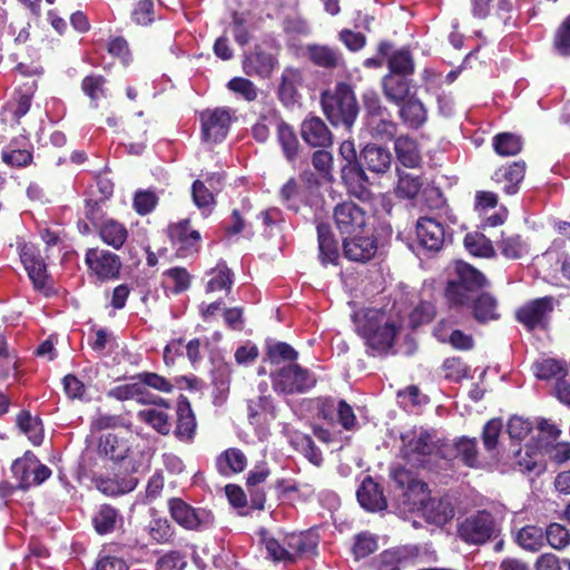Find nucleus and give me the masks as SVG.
I'll list each match as a JSON object with an SVG mask.
<instances>
[{
    "label": "nucleus",
    "instance_id": "f257e3e1",
    "mask_svg": "<svg viewBox=\"0 0 570 570\" xmlns=\"http://www.w3.org/2000/svg\"><path fill=\"white\" fill-rule=\"evenodd\" d=\"M356 333L364 340L372 355H386L394 346L400 326L382 308H367L355 318Z\"/></svg>",
    "mask_w": 570,
    "mask_h": 570
},
{
    "label": "nucleus",
    "instance_id": "f03ea898",
    "mask_svg": "<svg viewBox=\"0 0 570 570\" xmlns=\"http://www.w3.org/2000/svg\"><path fill=\"white\" fill-rule=\"evenodd\" d=\"M324 115L334 127L343 126L351 130L360 111L353 87L344 81L335 85L333 90L321 94Z\"/></svg>",
    "mask_w": 570,
    "mask_h": 570
},
{
    "label": "nucleus",
    "instance_id": "7ed1b4c3",
    "mask_svg": "<svg viewBox=\"0 0 570 570\" xmlns=\"http://www.w3.org/2000/svg\"><path fill=\"white\" fill-rule=\"evenodd\" d=\"M259 535L268 557L276 562L294 563L298 559L316 553L317 540L308 532L287 533L278 540L262 529Z\"/></svg>",
    "mask_w": 570,
    "mask_h": 570
},
{
    "label": "nucleus",
    "instance_id": "20e7f679",
    "mask_svg": "<svg viewBox=\"0 0 570 570\" xmlns=\"http://www.w3.org/2000/svg\"><path fill=\"white\" fill-rule=\"evenodd\" d=\"M402 458L416 468H425L432 458L449 460L448 443L435 431L421 429L419 433L402 436Z\"/></svg>",
    "mask_w": 570,
    "mask_h": 570
},
{
    "label": "nucleus",
    "instance_id": "39448f33",
    "mask_svg": "<svg viewBox=\"0 0 570 570\" xmlns=\"http://www.w3.org/2000/svg\"><path fill=\"white\" fill-rule=\"evenodd\" d=\"M271 381L273 390L285 395L304 394L317 382L314 373L297 363H289L277 368L271 373Z\"/></svg>",
    "mask_w": 570,
    "mask_h": 570
},
{
    "label": "nucleus",
    "instance_id": "423d86ee",
    "mask_svg": "<svg viewBox=\"0 0 570 570\" xmlns=\"http://www.w3.org/2000/svg\"><path fill=\"white\" fill-rule=\"evenodd\" d=\"M167 505L171 519L187 531L203 532L215 523V515L210 510L195 508L181 498H170Z\"/></svg>",
    "mask_w": 570,
    "mask_h": 570
},
{
    "label": "nucleus",
    "instance_id": "0eeeda50",
    "mask_svg": "<svg viewBox=\"0 0 570 570\" xmlns=\"http://www.w3.org/2000/svg\"><path fill=\"white\" fill-rule=\"evenodd\" d=\"M85 264L89 277L100 283L110 282L120 277L121 259L116 253L100 247H90L85 254Z\"/></svg>",
    "mask_w": 570,
    "mask_h": 570
},
{
    "label": "nucleus",
    "instance_id": "6e6552de",
    "mask_svg": "<svg viewBox=\"0 0 570 570\" xmlns=\"http://www.w3.org/2000/svg\"><path fill=\"white\" fill-rule=\"evenodd\" d=\"M495 520L487 510H479L458 524V537L466 544L480 546L488 542L494 533Z\"/></svg>",
    "mask_w": 570,
    "mask_h": 570
},
{
    "label": "nucleus",
    "instance_id": "1a4fd4ad",
    "mask_svg": "<svg viewBox=\"0 0 570 570\" xmlns=\"http://www.w3.org/2000/svg\"><path fill=\"white\" fill-rule=\"evenodd\" d=\"M20 259L23 264L35 291L49 297L53 294L51 278L40 249L33 244H23L20 248Z\"/></svg>",
    "mask_w": 570,
    "mask_h": 570
},
{
    "label": "nucleus",
    "instance_id": "9d476101",
    "mask_svg": "<svg viewBox=\"0 0 570 570\" xmlns=\"http://www.w3.org/2000/svg\"><path fill=\"white\" fill-rule=\"evenodd\" d=\"M553 307L554 299L552 296L534 298L517 309L515 318L528 331L535 328L546 330L549 325V315Z\"/></svg>",
    "mask_w": 570,
    "mask_h": 570
},
{
    "label": "nucleus",
    "instance_id": "9b49d317",
    "mask_svg": "<svg viewBox=\"0 0 570 570\" xmlns=\"http://www.w3.org/2000/svg\"><path fill=\"white\" fill-rule=\"evenodd\" d=\"M377 249L379 239L373 234L353 233L342 240L343 256L350 262L365 264L375 257Z\"/></svg>",
    "mask_w": 570,
    "mask_h": 570
},
{
    "label": "nucleus",
    "instance_id": "f8f14e48",
    "mask_svg": "<svg viewBox=\"0 0 570 570\" xmlns=\"http://www.w3.org/2000/svg\"><path fill=\"white\" fill-rule=\"evenodd\" d=\"M202 138L209 142H222L228 135L232 111L226 107L206 109L200 112Z\"/></svg>",
    "mask_w": 570,
    "mask_h": 570
},
{
    "label": "nucleus",
    "instance_id": "ddd939ff",
    "mask_svg": "<svg viewBox=\"0 0 570 570\" xmlns=\"http://www.w3.org/2000/svg\"><path fill=\"white\" fill-rule=\"evenodd\" d=\"M168 236L180 258L197 254L200 249L202 236L194 229L189 219H183L168 226Z\"/></svg>",
    "mask_w": 570,
    "mask_h": 570
},
{
    "label": "nucleus",
    "instance_id": "4468645a",
    "mask_svg": "<svg viewBox=\"0 0 570 570\" xmlns=\"http://www.w3.org/2000/svg\"><path fill=\"white\" fill-rule=\"evenodd\" d=\"M333 218L340 234L344 237L363 232L367 223V213L353 202H342L333 209Z\"/></svg>",
    "mask_w": 570,
    "mask_h": 570
},
{
    "label": "nucleus",
    "instance_id": "2eb2a0df",
    "mask_svg": "<svg viewBox=\"0 0 570 570\" xmlns=\"http://www.w3.org/2000/svg\"><path fill=\"white\" fill-rule=\"evenodd\" d=\"M341 179L350 196L366 202L372 198L371 183L361 163L344 164Z\"/></svg>",
    "mask_w": 570,
    "mask_h": 570
},
{
    "label": "nucleus",
    "instance_id": "dca6fc26",
    "mask_svg": "<svg viewBox=\"0 0 570 570\" xmlns=\"http://www.w3.org/2000/svg\"><path fill=\"white\" fill-rule=\"evenodd\" d=\"M511 13L512 2L510 0H472L473 17L485 20L492 26L508 24Z\"/></svg>",
    "mask_w": 570,
    "mask_h": 570
},
{
    "label": "nucleus",
    "instance_id": "f3484780",
    "mask_svg": "<svg viewBox=\"0 0 570 570\" xmlns=\"http://www.w3.org/2000/svg\"><path fill=\"white\" fill-rule=\"evenodd\" d=\"M197 433V420L187 396L179 395L176 404L174 436L183 443H191Z\"/></svg>",
    "mask_w": 570,
    "mask_h": 570
},
{
    "label": "nucleus",
    "instance_id": "a211bd4d",
    "mask_svg": "<svg viewBox=\"0 0 570 570\" xmlns=\"http://www.w3.org/2000/svg\"><path fill=\"white\" fill-rule=\"evenodd\" d=\"M277 65V58L256 45L253 50L244 55L243 71L249 77L267 79Z\"/></svg>",
    "mask_w": 570,
    "mask_h": 570
},
{
    "label": "nucleus",
    "instance_id": "6ab92c4d",
    "mask_svg": "<svg viewBox=\"0 0 570 570\" xmlns=\"http://www.w3.org/2000/svg\"><path fill=\"white\" fill-rule=\"evenodd\" d=\"M301 136L312 148H328L333 145V134L318 116L305 117L301 124Z\"/></svg>",
    "mask_w": 570,
    "mask_h": 570
},
{
    "label": "nucleus",
    "instance_id": "aec40b11",
    "mask_svg": "<svg viewBox=\"0 0 570 570\" xmlns=\"http://www.w3.org/2000/svg\"><path fill=\"white\" fill-rule=\"evenodd\" d=\"M416 238L422 248L439 252L444 244V226L435 218L420 217L416 222Z\"/></svg>",
    "mask_w": 570,
    "mask_h": 570
},
{
    "label": "nucleus",
    "instance_id": "412c9836",
    "mask_svg": "<svg viewBox=\"0 0 570 570\" xmlns=\"http://www.w3.org/2000/svg\"><path fill=\"white\" fill-rule=\"evenodd\" d=\"M131 440L130 434L107 433L99 439L98 452L112 462L125 461L131 453Z\"/></svg>",
    "mask_w": 570,
    "mask_h": 570
},
{
    "label": "nucleus",
    "instance_id": "4be33fe9",
    "mask_svg": "<svg viewBox=\"0 0 570 570\" xmlns=\"http://www.w3.org/2000/svg\"><path fill=\"white\" fill-rule=\"evenodd\" d=\"M464 311H469L473 320L479 324H488L500 318L497 297L484 289L475 295L465 306Z\"/></svg>",
    "mask_w": 570,
    "mask_h": 570
},
{
    "label": "nucleus",
    "instance_id": "5701e85b",
    "mask_svg": "<svg viewBox=\"0 0 570 570\" xmlns=\"http://www.w3.org/2000/svg\"><path fill=\"white\" fill-rule=\"evenodd\" d=\"M303 71L298 68L286 67L281 76L277 97L285 107H293L301 99L299 87L303 86Z\"/></svg>",
    "mask_w": 570,
    "mask_h": 570
},
{
    "label": "nucleus",
    "instance_id": "b1692460",
    "mask_svg": "<svg viewBox=\"0 0 570 570\" xmlns=\"http://www.w3.org/2000/svg\"><path fill=\"white\" fill-rule=\"evenodd\" d=\"M394 105L399 107L397 116L401 122L409 129L417 130L426 124L428 108L415 92L403 102Z\"/></svg>",
    "mask_w": 570,
    "mask_h": 570
},
{
    "label": "nucleus",
    "instance_id": "393cba45",
    "mask_svg": "<svg viewBox=\"0 0 570 570\" xmlns=\"http://www.w3.org/2000/svg\"><path fill=\"white\" fill-rule=\"evenodd\" d=\"M357 501L362 508L370 512L383 511L387 508V501L383 488L367 475L356 491Z\"/></svg>",
    "mask_w": 570,
    "mask_h": 570
},
{
    "label": "nucleus",
    "instance_id": "a878e982",
    "mask_svg": "<svg viewBox=\"0 0 570 570\" xmlns=\"http://www.w3.org/2000/svg\"><path fill=\"white\" fill-rule=\"evenodd\" d=\"M446 282H453L462 286H469L475 291H482L490 286L487 276L473 265L464 261H455L453 273Z\"/></svg>",
    "mask_w": 570,
    "mask_h": 570
},
{
    "label": "nucleus",
    "instance_id": "bb28decb",
    "mask_svg": "<svg viewBox=\"0 0 570 570\" xmlns=\"http://www.w3.org/2000/svg\"><path fill=\"white\" fill-rule=\"evenodd\" d=\"M525 168L523 160L513 161L498 168L491 178L495 184L503 185L502 189L507 195H514L524 179Z\"/></svg>",
    "mask_w": 570,
    "mask_h": 570
},
{
    "label": "nucleus",
    "instance_id": "cd10ccee",
    "mask_svg": "<svg viewBox=\"0 0 570 570\" xmlns=\"http://www.w3.org/2000/svg\"><path fill=\"white\" fill-rule=\"evenodd\" d=\"M318 243V259L323 266L337 265L340 261L338 242L327 223H320L316 227Z\"/></svg>",
    "mask_w": 570,
    "mask_h": 570
},
{
    "label": "nucleus",
    "instance_id": "c85d7f7f",
    "mask_svg": "<svg viewBox=\"0 0 570 570\" xmlns=\"http://www.w3.org/2000/svg\"><path fill=\"white\" fill-rule=\"evenodd\" d=\"M414 88L412 76L385 75L382 78L383 95L393 105L411 97Z\"/></svg>",
    "mask_w": 570,
    "mask_h": 570
},
{
    "label": "nucleus",
    "instance_id": "c756f323",
    "mask_svg": "<svg viewBox=\"0 0 570 570\" xmlns=\"http://www.w3.org/2000/svg\"><path fill=\"white\" fill-rule=\"evenodd\" d=\"M360 160L363 167L377 175L387 173L392 166L391 151L375 144H367L361 150Z\"/></svg>",
    "mask_w": 570,
    "mask_h": 570
},
{
    "label": "nucleus",
    "instance_id": "7c9ffc66",
    "mask_svg": "<svg viewBox=\"0 0 570 570\" xmlns=\"http://www.w3.org/2000/svg\"><path fill=\"white\" fill-rule=\"evenodd\" d=\"M276 139L284 158L295 164L302 153V146L294 128L283 119L277 124Z\"/></svg>",
    "mask_w": 570,
    "mask_h": 570
},
{
    "label": "nucleus",
    "instance_id": "2f4dec72",
    "mask_svg": "<svg viewBox=\"0 0 570 570\" xmlns=\"http://www.w3.org/2000/svg\"><path fill=\"white\" fill-rule=\"evenodd\" d=\"M95 230L101 242L115 250H119L128 238V229L126 226L114 218H107L102 224H99Z\"/></svg>",
    "mask_w": 570,
    "mask_h": 570
},
{
    "label": "nucleus",
    "instance_id": "473e14b6",
    "mask_svg": "<svg viewBox=\"0 0 570 570\" xmlns=\"http://www.w3.org/2000/svg\"><path fill=\"white\" fill-rule=\"evenodd\" d=\"M422 510L426 520L436 525L448 523L454 517V507L448 498H429Z\"/></svg>",
    "mask_w": 570,
    "mask_h": 570
},
{
    "label": "nucleus",
    "instance_id": "72a5a7b5",
    "mask_svg": "<svg viewBox=\"0 0 570 570\" xmlns=\"http://www.w3.org/2000/svg\"><path fill=\"white\" fill-rule=\"evenodd\" d=\"M247 466V456L237 448H228L216 459V468L220 475L229 476L243 472Z\"/></svg>",
    "mask_w": 570,
    "mask_h": 570
},
{
    "label": "nucleus",
    "instance_id": "f704fd0d",
    "mask_svg": "<svg viewBox=\"0 0 570 570\" xmlns=\"http://www.w3.org/2000/svg\"><path fill=\"white\" fill-rule=\"evenodd\" d=\"M108 80L105 76L91 72L81 80V91L89 99L90 108L97 109L99 101L108 97Z\"/></svg>",
    "mask_w": 570,
    "mask_h": 570
},
{
    "label": "nucleus",
    "instance_id": "c9c22d12",
    "mask_svg": "<svg viewBox=\"0 0 570 570\" xmlns=\"http://www.w3.org/2000/svg\"><path fill=\"white\" fill-rule=\"evenodd\" d=\"M247 417L250 424L259 425L276 417L274 402L271 395H261L247 402Z\"/></svg>",
    "mask_w": 570,
    "mask_h": 570
},
{
    "label": "nucleus",
    "instance_id": "e433bc0d",
    "mask_svg": "<svg viewBox=\"0 0 570 570\" xmlns=\"http://www.w3.org/2000/svg\"><path fill=\"white\" fill-rule=\"evenodd\" d=\"M480 291L462 286L453 282H446L443 291L444 299L451 309L464 311L465 306L479 294Z\"/></svg>",
    "mask_w": 570,
    "mask_h": 570
},
{
    "label": "nucleus",
    "instance_id": "4c0bfd02",
    "mask_svg": "<svg viewBox=\"0 0 570 570\" xmlns=\"http://www.w3.org/2000/svg\"><path fill=\"white\" fill-rule=\"evenodd\" d=\"M394 150L400 163L409 168H415L421 163V154L417 142L407 135L395 138Z\"/></svg>",
    "mask_w": 570,
    "mask_h": 570
},
{
    "label": "nucleus",
    "instance_id": "58836bf2",
    "mask_svg": "<svg viewBox=\"0 0 570 570\" xmlns=\"http://www.w3.org/2000/svg\"><path fill=\"white\" fill-rule=\"evenodd\" d=\"M386 65L389 69L386 75L413 76L415 72L414 58L407 47L389 53Z\"/></svg>",
    "mask_w": 570,
    "mask_h": 570
},
{
    "label": "nucleus",
    "instance_id": "ea45409f",
    "mask_svg": "<svg viewBox=\"0 0 570 570\" xmlns=\"http://www.w3.org/2000/svg\"><path fill=\"white\" fill-rule=\"evenodd\" d=\"M121 521L119 510L110 504H101L92 518L94 528L100 535L115 531Z\"/></svg>",
    "mask_w": 570,
    "mask_h": 570
},
{
    "label": "nucleus",
    "instance_id": "a19ab883",
    "mask_svg": "<svg viewBox=\"0 0 570 570\" xmlns=\"http://www.w3.org/2000/svg\"><path fill=\"white\" fill-rule=\"evenodd\" d=\"M463 245L475 257L494 258L497 255L491 239L480 232L466 233L463 238Z\"/></svg>",
    "mask_w": 570,
    "mask_h": 570
},
{
    "label": "nucleus",
    "instance_id": "79ce46f5",
    "mask_svg": "<svg viewBox=\"0 0 570 570\" xmlns=\"http://www.w3.org/2000/svg\"><path fill=\"white\" fill-rule=\"evenodd\" d=\"M38 458L32 451H26L21 458L16 459L11 464V473L18 480L20 490H27L31 485L30 475Z\"/></svg>",
    "mask_w": 570,
    "mask_h": 570
},
{
    "label": "nucleus",
    "instance_id": "37998d69",
    "mask_svg": "<svg viewBox=\"0 0 570 570\" xmlns=\"http://www.w3.org/2000/svg\"><path fill=\"white\" fill-rule=\"evenodd\" d=\"M307 55L315 66L325 69L337 68L342 60L340 51L327 46L311 45L307 47Z\"/></svg>",
    "mask_w": 570,
    "mask_h": 570
},
{
    "label": "nucleus",
    "instance_id": "c03bdc74",
    "mask_svg": "<svg viewBox=\"0 0 570 570\" xmlns=\"http://www.w3.org/2000/svg\"><path fill=\"white\" fill-rule=\"evenodd\" d=\"M16 424L28 436L33 445H40L43 440L42 424L39 417H33L28 410L17 414Z\"/></svg>",
    "mask_w": 570,
    "mask_h": 570
},
{
    "label": "nucleus",
    "instance_id": "a18cd8bd",
    "mask_svg": "<svg viewBox=\"0 0 570 570\" xmlns=\"http://www.w3.org/2000/svg\"><path fill=\"white\" fill-rule=\"evenodd\" d=\"M492 146L500 156H515L522 149L523 141L521 136L512 132H500L493 137Z\"/></svg>",
    "mask_w": 570,
    "mask_h": 570
},
{
    "label": "nucleus",
    "instance_id": "49530a36",
    "mask_svg": "<svg viewBox=\"0 0 570 570\" xmlns=\"http://www.w3.org/2000/svg\"><path fill=\"white\" fill-rule=\"evenodd\" d=\"M454 456L469 468H475L478 464V442L475 438H459L453 445Z\"/></svg>",
    "mask_w": 570,
    "mask_h": 570
},
{
    "label": "nucleus",
    "instance_id": "de8ad7c7",
    "mask_svg": "<svg viewBox=\"0 0 570 570\" xmlns=\"http://www.w3.org/2000/svg\"><path fill=\"white\" fill-rule=\"evenodd\" d=\"M534 373L542 381L558 380V377L568 376L567 363L556 358H544L534 363Z\"/></svg>",
    "mask_w": 570,
    "mask_h": 570
},
{
    "label": "nucleus",
    "instance_id": "09e8293b",
    "mask_svg": "<svg viewBox=\"0 0 570 570\" xmlns=\"http://www.w3.org/2000/svg\"><path fill=\"white\" fill-rule=\"evenodd\" d=\"M370 135L377 140H393L397 132V124L391 117H376L367 120Z\"/></svg>",
    "mask_w": 570,
    "mask_h": 570
},
{
    "label": "nucleus",
    "instance_id": "8fccbe9b",
    "mask_svg": "<svg viewBox=\"0 0 570 570\" xmlns=\"http://www.w3.org/2000/svg\"><path fill=\"white\" fill-rule=\"evenodd\" d=\"M518 543L528 551H539L544 544V532L535 525L523 527L517 535Z\"/></svg>",
    "mask_w": 570,
    "mask_h": 570
},
{
    "label": "nucleus",
    "instance_id": "3c124183",
    "mask_svg": "<svg viewBox=\"0 0 570 570\" xmlns=\"http://www.w3.org/2000/svg\"><path fill=\"white\" fill-rule=\"evenodd\" d=\"M233 285V273L226 264L218 265L217 268L212 269L210 278L206 285L207 293L219 291L230 292Z\"/></svg>",
    "mask_w": 570,
    "mask_h": 570
},
{
    "label": "nucleus",
    "instance_id": "603ef678",
    "mask_svg": "<svg viewBox=\"0 0 570 570\" xmlns=\"http://www.w3.org/2000/svg\"><path fill=\"white\" fill-rule=\"evenodd\" d=\"M138 419L153 426L159 434L168 435L171 430L169 415L156 409L142 410L138 412Z\"/></svg>",
    "mask_w": 570,
    "mask_h": 570
},
{
    "label": "nucleus",
    "instance_id": "864d4df0",
    "mask_svg": "<svg viewBox=\"0 0 570 570\" xmlns=\"http://www.w3.org/2000/svg\"><path fill=\"white\" fill-rule=\"evenodd\" d=\"M163 276L174 294H180L190 286L191 276L185 267H171Z\"/></svg>",
    "mask_w": 570,
    "mask_h": 570
},
{
    "label": "nucleus",
    "instance_id": "5fc2aeb1",
    "mask_svg": "<svg viewBox=\"0 0 570 570\" xmlns=\"http://www.w3.org/2000/svg\"><path fill=\"white\" fill-rule=\"evenodd\" d=\"M436 315V308L431 302H420L409 315V326L413 330L430 324Z\"/></svg>",
    "mask_w": 570,
    "mask_h": 570
},
{
    "label": "nucleus",
    "instance_id": "6e6d98bb",
    "mask_svg": "<svg viewBox=\"0 0 570 570\" xmlns=\"http://www.w3.org/2000/svg\"><path fill=\"white\" fill-rule=\"evenodd\" d=\"M24 88H19L17 91H16V107L13 109V116L17 120H19L20 118H22L23 116H26L31 107V101H32V98H33V92L37 88V82L36 80H32V82L29 85V83H24L23 85Z\"/></svg>",
    "mask_w": 570,
    "mask_h": 570
},
{
    "label": "nucleus",
    "instance_id": "4d7b16f0",
    "mask_svg": "<svg viewBox=\"0 0 570 570\" xmlns=\"http://www.w3.org/2000/svg\"><path fill=\"white\" fill-rule=\"evenodd\" d=\"M266 355L272 364H279L282 362L295 363L298 357L297 351L285 342L267 345Z\"/></svg>",
    "mask_w": 570,
    "mask_h": 570
},
{
    "label": "nucleus",
    "instance_id": "13d9d810",
    "mask_svg": "<svg viewBox=\"0 0 570 570\" xmlns=\"http://www.w3.org/2000/svg\"><path fill=\"white\" fill-rule=\"evenodd\" d=\"M537 455L538 453L530 446L525 448L524 453L522 449H519L515 452V464L523 472H533L535 475H540L544 472L546 465L535 460Z\"/></svg>",
    "mask_w": 570,
    "mask_h": 570
},
{
    "label": "nucleus",
    "instance_id": "bf43d9fd",
    "mask_svg": "<svg viewBox=\"0 0 570 570\" xmlns=\"http://www.w3.org/2000/svg\"><path fill=\"white\" fill-rule=\"evenodd\" d=\"M379 548L377 538L370 532L355 535L352 548L355 559H363L374 553Z\"/></svg>",
    "mask_w": 570,
    "mask_h": 570
},
{
    "label": "nucleus",
    "instance_id": "052dcab7",
    "mask_svg": "<svg viewBox=\"0 0 570 570\" xmlns=\"http://www.w3.org/2000/svg\"><path fill=\"white\" fill-rule=\"evenodd\" d=\"M499 248L508 259H519L527 252V245L520 235L503 236L499 243Z\"/></svg>",
    "mask_w": 570,
    "mask_h": 570
},
{
    "label": "nucleus",
    "instance_id": "680f3d73",
    "mask_svg": "<svg viewBox=\"0 0 570 570\" xmlns=\"http://www.w3.org/2000/svg\"><path fill=\"white\" fill-rule=\"evenodd\" d=\"M2 161L10 167H27L33 160V154L28 149L13 148L12 144L1 153Z\"/></svg>",
    "mask_w": 570,
    "mask_h": 570
},
{
    "label": "nucleus",
    "instance_id": "e2e57ef3",
    "mask_svg": "<svg viewBox=\"0 0 570 570\" xmlns=\"http://www.w3.org/2000/svg\"><path fill=\"white\" fill-rule=\"evenodd\" d=\"M544 538L550 547L556 550H562L570 544L569 530L559 523L549 524L546 529Z\"/></svg>",
    "mask_w": 570,
    "mask_h": 570
},
{
    "label": "nucleus",
    "instance_id": "0e129e2a",
    "mask_svg": "<svg viewBox=\"0 0 570 570\" xmlns=\"http://www.w3.org/2000/svg\"><path fill=\"white\" fill-rule=\"evenodd\" d=\"M312 165L325 180L333 181V155L326 148L313 153Z\"/></svg>",
    "mask_w": 570,
    "mask_h": 570
},
{
    "label": "nucleus",
    "instance_id": "69168bd1",
    "mask_svg": "<svg viewBox=\"0 0 570 570\" xmlns=\"http://www.w3.org/2000/svg\"><path fill=\"white\" fill-rule=\"evenodd\" d=\"M227 88L242 96L248 102L256 100L258 96L257 87L247 78L234 77L228 81Z\"/></svg>",
    "mask_w": 570,
    "mask_h": 570
},
{
    "label": "nucleus",
    "instance_id": "338daca9",
    "mask_svg": "<svg viewBox=\"0 0 570 570\" xmlns=\"http://www.w3.org/2000/svg\"><path fill=\"white\" fill-rule=\"evenodd\" d=\"M281 199L291 210L298 212L299 203L303 200L302 191L294 178H289L281 189Z\"/></svg>",
    "mask_w": 570,
    "mask_h": 570
},
{
    "label": "nucleus",
    "instance_id": "774afa93",
    "mask_svg": "<svg viewBox=\"0 0 570 570\" xmlns=\"http://www.w3.org/2000/svg\"><path fill=\"white\" fill-rule=\"evenodd\" d=\"M553 46L559 55L570 56V14L562 21L553 36Z\"/></svg>",
    "mask_w": 570,
    "mask_h": 570
}]
</instances>
